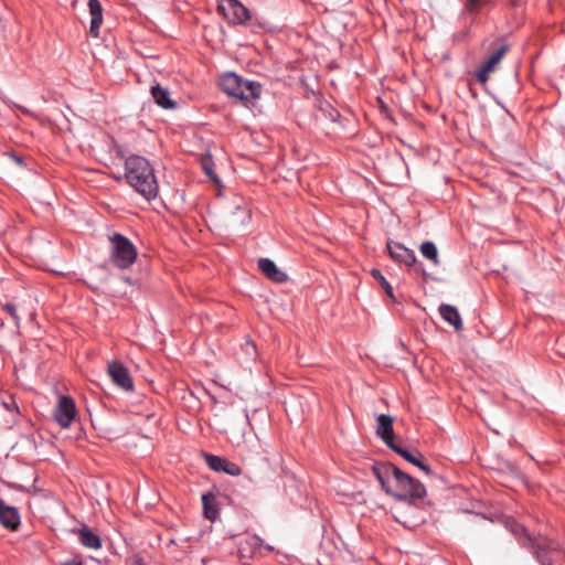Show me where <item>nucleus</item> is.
Listing matches in <instances>:
<instances>
[{
  "instance_id": "cd10ccee",
  "label": "nucleus",
  "mask_w": 565,
  "mask_h": 565,
  "mask_svg": "<svg viewBox=\"0 0 565 565\" xmlns=\"http://www.w3.org/2000/svg\"><path fill=\"white\" fill-rule=\"evenodd\" d=\"M3 309L12 317V319H14L15 321H18V316H17V310H15V307L14 305L12 303H6Z\"/></svg>"
},
{
  "instance_id": "c756f323",
  "label": "nucleus",
  "mask_w": 565,
  "mask_h": 565,
  "mask_svg": "<svg viewBox=\"0 0 565 565\" xmlns=\"http://www.w3.org/2000/svg\"><path fill=\"white\" fill-rule=\"evenodd\" d=\"M62 565H82L81 562H65Z\"/></svg>"
},
{
  "instance_id": "ddd939ff",
  "label": "nucleus",
  "mask_w": 565,
  "mask_h": 565,
  "mask_svg": "<svg viewBox=\"0 0 565 565\" xmlns=\"http://www.w3.org/2000/svg\"><path fill=\"white\" fill-rule=\"evenodd\" d=\"M243 79L237 75L230 73L225 74L220 78L218 85L221 89L226 93L228 96L238 97L239 89L243 85Z\"/></svg>"
},
{
  "instance_id": "7ed1b4c3",
  "label": "nucleus",
  "mask_w": 565,
  "mask_h": 565,
  "mask_svg": "<svg viewBox=\"0 0 565 565\" xmlns=\"http://www.w3.org/2000/svg\"><path fill=\"white\" fill-rule=\"evenodd\" d=\"M110 242L111 260L114 264L121 269L130 267L137 257V250L134 244L127 237L118 233L110 237Z\"/></svg>"
},
{
  "instance_id": "b1692460",
  "label": "nucleus",
  "mask_w": 565,
  "mask_h": 565,
  "mask_svg": "<svg viewBox=\"0 0 565 565\" xmlns=\"http://www.w3.org/2000/svg\"><path fill=\"white\" fill-rule=\"evenodd\" d=\"M371 275L380 282L382 288L385 290V294L393 300H395L393 288L386 278L381 274L379 269H372Z\"/></svg>"
},
{
  "instance_id": "f03ea898",
  "label": "nucleus",
  "mask_w": 565,
  "mask_h": 565,
  "mask_svg": "<svg viewBox=\"0 0 565 565\" xmlns=\"http://www.w3.org/2000/svg\"><path fill=\"white\" fill-rule=\"evenodd\" d=\"M125 178L146 200L156 199L159 186L153 168L146 158L136 154L128 157L125 161Z\"/></svg>"
},
{
  "instance_id": "f8f14e48",
  "label": "nucleus",
  "mask_w": 565,
  "mask_h": 565,
  "mask_svg": "<svg viewBox=\"0 0 565 565\" xmlns=\"http://www.w3.org/2000/svg\"><path fill=\"white\" fill-rule=\"evenodd\" d=\"M258 267L260 271L274 282H285L287 280V275L281 271L276 264L269 258H260L258 260Z\"/></svg>"
},
{
  "instance_id": "39448f33",
  "label": "nucleus",
  "mask_w": 565,
  "mask_h": 565,
  "mask_svg": "<svg viewBox=\"0 0 565 565\" xmlns=\"http://www.w3.org/2000/svg\"><path fill=\"white\" fill-rule=\"evenodd\" d=\"M76 407L74 401L68 396H62L54 411V418L61 427L67 428L74 420Z\"/></svg>"
},
{
  "instance_id": "4468645a",
  "label": "nucleus",
  "mask_w": 565,
  "mask_h": 565,
  "mask_svg": "<svg viewBox=\"0 0 565 565\" xmlns=\"http://www.w3.org/2000/svg\"><path fill=\"white\" fill-rule=\"evenodd\" d=\"M512 532L515 535L525 534L527 540L532 543V547L535 550L536 557L540 561L542 565H545L546 559L544 558L543 552L547 548L555 550V547H552L550 543L546 540L534 542L527 534L524 526L520 524H515L512 527Z\"/></svg>"
},
{
  "instance_id": "a878e982",
  "label": "nucleus",
  "mask_w": 565,
  "mask_h": 565,
  "mask_svg": "<svg viewBox=\"0 0 565 565\" xmlns=\"http://www.w3.org/2000/svg\"><path fill=\"white\" fill-rule=\"evenodd\" d=\"M483 3V0H466L465 11L470 14H477L481 10Z\"/></svg>"
},
{
  "instance_id": "423d86ee",
  "label": "nucleus",
  "mask_w": 565,
  "mask_h": 565,
  "mask_svg": "<svg viewBox=\"0 0 565 565\" xmlns=\"http://www.w3.org/2000/svg\"><path fill=\"white\" fill-rule=\"evenodd\" d=\"M108 374L113 382L125 391H132L134 381L129 370L120 362L113 361L108 364Z\"/></svg>"
},
{
  "instance_id": "7c9ffc66",
  "label": "nucleus",
  "mask_w": 565,
  "mask_h": 565,
  "mask_svg": "<svg viewBox=\"0 0 565 565\" xmlns=\"http://www.w3.org/2000/svg\"><path fill=\"white\" fill-rule=\"evenodd\" d=\"M3 405H4L8 409H10V405H9L8 403H3Z\"/></svg>"
},
{
  "instance_id": "2f4dec72",
  "label": "nucleus",
  "mask_w": 565,
  "mask_h": 565,
  "mask_svg": "<svg viewBox=\"0 0 565 565\" xmlns=\"http://www.w3.org/2000/svg\"><path fill=\"white\" fill-rule=\"evenodd\" d=\"M20 109H21L23 113H28V110H26V109H24V108H22V107H20Z\"/></svg>"
},
{
  "instance_id": "9b49d317",
  "label": "nucleus",
  "mask_w": 565,
  "mask_h": 565,
  "mask_svg": "<svg viewBox=\"0 0 565 565\" xmlns=\"http://www.w3.org/2000/svg\"><path fill=\"white\" fill-rule=\"evenodd\" d=\"M0 523L10 530H17L20 525V515L15 508L7 505L0 499Z\"/></svg>"
},
{
  "instance_id": "2eb2a0df",
  "label": "nucleus",
  "mask_w": 565,
  "mask_h": 565,
  "mask_svg": "<svg viewBox=\"0 0 565 565\" xmlns=\"http://www.w3.org/2000/svg\"><path fill=\"white\" fill-rule=\"evenodd\" d=\"M90 12V28L89 33L97 38L99 35V28L103 23V9L98 0H88Z\"/></svg>"
},
{
  "instance_id": "aec40b11",
  "label": "nucleus",
  "mask_w": 565,
  "mask_h": 565,
  "mask_svg": "<svg viewBox=\"0 0 565 565\" xmlns=\"http://www.w3.org/2000/svg\"><path fill=\"white\" fill-rule=\"evenodd\" d=\"M202 504L204 515L210 521H214L217 518L218 510L216 508V498L213 493H204L202 495Z\"/></svg>"
},
{
  "instance_id": "412c9836",
  "label": "nucleus",
  "mask_w": 565,
  "mask_h": 565,
  "mask_svg": "<svg viewBox=\"0 0 565 565\" xmlns=\"http://www.w3.org/2000/svg\"><path fill=\"white\" fill-rule=\"evenodd\" d=\"M79 542L89 548L98 550L102 546L99 536L88 527H84L79 531Z\"/></svg>"
},
{
  "instance_id": "0eeeda50",
  "label": "nucleus",
  "mask_w": 565,
  "mask_h": 565,
  "mask_svg": "<svg viewBox=\"0 0 565 565\" xmlns=\"http://www.w3.org/2000/svg\"><path fill=\"white\" fill-rule=\"evenodd\" d=\"M509 46L503 44L499 46L484 62L483 66L477 72V79L482 85H486L489 79V74L492 73L497 65L501 62L507 54Z\"/></svg>"
},
{
  "instance_id": "1a4fd4ad",
  "label": "nucleus",
  "mask_w": 565,
  "mask_h": 565,
  "mask_svg": "<svg viewBox=\"0 0 565 565\" xmlns=\"http://www.w3.org/2000/svg\"><path fill=\"white\" fill-rule=\"evenodd\" d=\"M393 423L394 419L390 415L382 414L377 417L376 434L391 449L397 446L394 443Z\"/></svg>"
},
{
  "instance_id": "c85d7f7f",
  "label": "nucleus",
  "mask_w": 565,
  "mask_h": 565,
  "mask_svg": "<svg viewBox=\"0 0 565 565\" xmlns=\"http://www.w3.org/2000/svg\"><path fill=\"white\" fill-rule=\"evenodd\" d=\"M11 159L18 164V166H23V158L18 156L17 153H11L10 154Z\"/></svg>"
},
{
  "instance_id": "4be33fe9",
  "label": "nucleus",
  "mask_w": 565,
  "mask_h": 565,
  "mask_svg": "<svg viewBox=\"0 0 565 565\" xmlns=\"http://www.w3.org/2000/svg\"><path fill=\"white\" fill-rule=\"evenodd\" d=\"M420 254L430 260L434 265L438 266L440 264L439 255L436 245L430 242H424L419 246Z\"/></svg>"
},
{
  "instance_id": "473e14b6",
  "label": "nucleus",
  "mask_w": 565,
  "mask_h": 565,
  "mask_svg": "<svg viewBox=\"0 0 565 565\" xmlns=\"http://www.w3.org/2000/svg\"><path fill=\"white\" fill-rule=\"evenodd\" d=\"M266 548H267L268 551H273V547H271V546H266Z\"/></svg>"
},
{
  "instance_id": "a211bd4d",
  "label": "nucleus",
  "mask_w": 565,
  "mask_h": 565,
  "mask_svg": "<svg viewBox=\"0 0 565 565\" xmlns=\"http://www.w3.org/2000/svg\"><path fill=\"white\" fill-rule=\"evenodd\" d=\"M439 313L445 321L451 324L457 331L462 329V320L456 307L450 305H441Z\"/></svg>"
},
{
  "instance_id": "6e6552de",
  "label": "nucleus",
  "mask_w": 565,
  "mask_h": 565,
  "mask_svg": "<svg viewBox=\"0 0 565 565\" xmlns=\"http://www.w3.org/2000/svg\"><path fill=\"white\" fill-rule=\"evenodd\" d=\"M386 247L391 258L395 262L406 266H413L416 264L417 258L414 250L405 247L401 243L388 241Z\"/></svg>"
},
{
  "instance_id": "393cba45",
  "label": "nucleus",
  "mask_w": 565,
  "mask_h": 565,
  "mask_svg": "<svg viewBox=\"0 0 565 565\" xmlns=\"http://www.w3.org/2000/svg\"><path fill=\"white\" fill-rule=\"evenodd\" d=\"M201 164L204 172L210 177V179L214 182H218V178L213 170V162L210 154L202 158Z\"/></svg>"
},
{
  "instance_id": "dca6fc26",
  "label": "nucleus",
  "mask_w": 565,
  "mask_h": 565,
  "mask_svg": "<svg viewBox=\"0 0 565 565\" xmlns=\"http://www.w3.org/2000/svg\"><path fill=\"white\" fill-rule=\"evenodd\" d=\"M392 450H394L396 454L402 456L405 460L413 463L414 466L418 467L420 470H423L425 473L430 475L431 469L428 465H426L422 460V455L418 451H409L407 449L402 448L401 446L394 447Z\"/></svg>"
},
{
  "instance_id": "bb28decb",
  "label": "nucleus",
  "mask_w": 565,
  "mask_h": 565,
  "mask_svg": "<svg viewBox=\"0 0 565 565\" xmlns=\"http://www.w3.org/2000/svg\"><path fill=\"white\" fill-rule=\"evenodd\" d=\"M246 544L250 547H260L263 546V540L258 535H252L246 540Z\"/></svg>"
},
{
  "instance_id": "f257e3e1",
  "label": "nucleus",
  "mask_w": 565,
  "mask_h": 565,
  "mask_svg": "<svg viewBox=\"0 0 565 565\" xmlns=\"http://www.w3.org/2000/svg\"><path fill=\"white\" fill-rule=\"evenodd\" d=\"M372 471L385 492L398 500L422 499L426 494L425 487L408 473L393 463L377 462Z\"/></svg>"
},
{
  "instance_id": "6ab92c4d",
  "label": "nucleus",
  "mask_w": 565,
  "mask_h": 565,
  "mask_svg": "<svg viewBox=\"0 0 565 565\" xmlns=\"http://www.w3.org/2000/svg\"><path fill=\"white\" fill-rule=\"evenodd\" d=\"M260 96V84L256 82L244 81L238 93V99L248 103Z\"/></svg>"
},
{
  "instance_id": "f3484780",
  "label": "nucleus",
  "mask_w": 565,
  "mask_h": 565,
  "mask_svg": "<svg viewBox=\"0 0 565 565\" xmlns=\"http://www.w3.org/2000/svg\"><path fill=\"white\" fill-rule=\"evenodd\" d=\"M151 95L154 103L162 108L174 109L177 106L170 96V92L159 84L151 87Z\"/></svg>"
},
{
  "instance_id": "9d476101",
  "label": "nucleus",
  "mask_w": 565,
  "mask_h": 565,
  "mask_svg": "<svg viewBox=\"0 0 565 565\" xmlns=\"http://www.w3.org/2000/svg\"><path fill=\"white\" fill-rule=\"evenodd\" d=\"M207 466L214 471H223L230 476H238L242 470L236 463L214 455H205Z\"/></svg>"
},
{
  "instance_id": "20e7f679",
  "label": "nucleus",
  "mask_w": 565,
  "mask_h": 565,
  "mask_svg": "<svg viewBox=\"0 0 565 565\" xmlns=\"http://www.w3.org/2000/svg\"><path fill=\"white\" fill-rule=\"evenodd\" d=\"M218 10L232 23H244L249 19L248 10L237 0H223Z\"/></svg>"
},
{
  "instance_id": "5701e85b",
  "label": "nucleus",
  "mask_w": 565,
  "mask_h": 565,
  "mask_svg": "<svg viewBox=\"0 0 565 565\" xmlns=\"http://www.w3.org/2000/svg\"><path fill=\"white\" fill-rule=\"evenodd\" d=\"M250 218L249 210L245 206V204L239 200V203L236 205V212H233L232 224L233 225H243L248 222Z\"/></svg>"
}]
</instances>
